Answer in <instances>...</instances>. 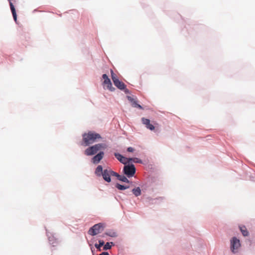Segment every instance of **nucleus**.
<instances>
[{"label":"nucleus","instance_id":"f257e3e1","mask_svg":"<svg viewBox=\"0 0 255 255\" xmlns=\"http://www.w3.org/2000/svg\"><path fill=\"white\" fill-rule=\"evenodd\" d=\"M83 143L82 144L85 146H86L94 142L96 139L100 138L101 136L98 133H94L90 131L88 133L84 134L83 135Z\"/></svg>","mask_w":255,"mask_h":255},{"label":"nucleus","instance_id":"f03ea898","mask_svg":"<svg viewBox=\"0 0 255 255\" xmlns=\"http://www.w3.org/2000/svg\"><path fill=\"white\" fill-rule=\"evenodd\" d=\"M106 148V145L103 143H98L87 148L85 151L86 155H92L97 153L101 149Z\"/></svg>","mask_w":255,"mask_h":255},{"label":"nucleus","instance_id":"7ed1b4c3","mask_svg":"<svg viewBox=\"0 0 255 255\" xmlns=\"http://www.w3.org/2000/svg\"><path fill=\"white\" fill-rule=\"evenodd\" d=\"M104 225L102 223L95 224L90 228L88 234L91 236H95L102 232L104 230Z\"/></svg>","mask_w":255,"mask_h":255},{"label":"nucleus","instance_id":"20e7f679","mask_svg":"<svg viewBox=\"0 0 255 255\" xmlns=\"http://www.w3.org/2000/svg\"><path fill=\"white\" fill-rule=\"evenodd\" d=\"M111 77L114 85L119 89L124 90L126 88L125 84L122 81H120L118 78L117 75L114 73L112 70H111Z\"/></svg>","mask_w":255,"mask_h":255},{"label":"nucleus","instance_id":"39448f33","mask_svg":"<svg viewBox=\"0 0 255 255\" xmlns=\"http://www.w3.org/2000/svg\"><path fill=\"white\" fill-rule=\"evenodd\" d=\"M231 250L233 253H236L238 251V249L241 247V243L239 239L237 237H233L231 241Z\"/></svg>","mask_w":255,"mask_h":255},{"label":"nucleus","instance_id":"423d86ee","mask_svg":"<svg viewBox=\"0 0 255 255\" xmlns=\"http://www.w3.org/2000/svg\"><path fill=\"white\" fill-rule=\"evenodd\" d=\"M123 171L128 177H132L135 173V168L133 164H128L124 166Z\"/></svg>","mask_w":255,"mask_h":255},{"label":"nucleus","instance_id":"0eeeda50","mask_svg":"<svg viewBox=\"0 0 255 255\" xmlns=\"http://www.w3.org/2000/svg\"><path fill=\"white\" fill-rule=\"evenodd\" d=\"M116 172L110 169H106L104 170V172L102 174L103 179L107 182H110L111 181V176H115Z\"/></svg>","mask_w":255,"mask_h":255},{"label":"nucleus","instance_id":"6e6552de","mask_svg":"<svg viewBox=\"0 0 255 255\" xmlns=\"http://www.w3.org/2000/svg\"><path fill=\"white\" fill-rule=\"evenodd\" d=\"M9 2L10 10L11 11L13 19L15 22L17 21V15L13 3L16 2V0H8Z\"/></svg>","mask_w":255,"mask_h":255},{"label":"nucleus","instance_id":"1a4fd4ad","mask_svg":"<svg viewBox=\"0 0 255 255\" xmlns=\"http://www.w3.org/2000/svg\"><path fill=\"white\" fill-rule=\"evenodd\" d=\"M141 121L142 124L145 126L147 128L151 130L154 129L155 127L152 124H150V121L149 119L142 118L141 119Z\"/></svg>","mask_w":255,"mask_h":255},{"label":"nucleus","instance_id":"9d476101","mask_svg":"<svg viewBox=\"0 0 255 255\" xmlns=\"http://www.w3.org/2000/svg\"><path fill=\"white\" fill-rule=\"evenodd\" d=\"M115 157L117 158V159L120 161L121 163L126 164L128 162H129V158H126L120 153H115L114 154Z\"/></svg>","mask_w":255,"mask_h":255},{"label":"nucleus","instance_id":"9b49d317","mask_svg":"<svg viewBox=\"0 0 255 255\" xmlns=\"http://www.w3.org/2000/svg\"><path fill=\"white\" fill-rule=\"evenodd\" d=\"M104 155V152L100 151L98 154H97L93 157V163L94 164L98 163L101 161V160L103 158Z\"/></svg>","mask_w":255,"mask_h":255},{"label":"nucleus","instance_id":"f8f14e48","mask_svg":"<svg viewBox=\"0 0 255 255\" xmlns=\"http://www.w3.org/2000/svg\"><path fill=\"white\" fill-rule=\"evenodd\" d=\"M104 172V170H103V167L101 165H98L95 170V174L98 176H101L102 175Z\"/></svg>","mask_w":255,"mask_h":255},{"label":"nucleus","instance_id":"ddd939ff","mask_svg":"<svg viewBox=\"0 0 255 255\" xmlns=\"http://www.w3.org/2000/svg\"><path fill=\"white\" fill-rule=\"evenodd\" d=\"M115 176L117 177L119 180L122 181L123 182L126 183H128L129 182L126 176L124 175H120L117 172Z\"/></svg>","mask_w":255,"mask_h":255},{"label":"nucleus","instance_id":"4468645a","mask_svg":"<svg viewBox=\"0 0 255 255\" xmlns=\"http://www.w3.org/2000/svg\"><path fill=\"white\" fill-rule=\"evenodd\" d=\"M239 228L244 237H246L249 235L248 231H247L246 227L245 226H239Z\"/></svg>","mask_w":255,"mask_h":255},{"label":"nucleus","instance_id":"2eb2a0df","mask_svg":"<svg viewBox=\"0 0 255 255\" xmlns=\"http://www.w3.org/2000/svg\"><path fill=\"white\" fill-rule=\"evenodd\" d=\"M132 192L135 196L137 197L141 194V190L139 187H137L132 189Z\"/></svg>","mask_w":255,"mask_h":255},{"label":"nucleus","instance_id":"dca6fc26","mask_svg":"<svg viewBox=\"0 0 255 255\" xmlns=\"http://www.w3.org/2000/svg\"><path fill=\"white\" fill-rule=\"evenodd\" d=\"M48 240H49V243L51 245H52L53 246H55L57 243V239L56 238H55L54 237H49Z\"/></svg>","mask_w":255,"mask_h":255},{"label":"nucleus","instance_id":"f3484780","mask_svg":"<svg viewBox=\"0 0 255 255\" xmlns=\"http://www.w3.org/2000/svg\"><path fill=\"white\" fill-rule=\"evenodd\" d=\"M99 244L98 245L97 244H96L95 245V247L98 249L99 250V251H100V248L103 246L104 245V242L103 241V240H99Z\"/></svg>","mask_w":255,"mask_h":255},{"label":"nucleus","instance_id":"a211bd4d","mask_svg":"<svg viewBox=\"0 0 255 255\" xmlns=\"http://www.w3.org/2000/svg\"><path fill=\"white\" fill-rule=\"evenodd\" d=\"M116 187L119 190H125L129 188V186H125L120 184H117Z\"/></svg>","mask_w":255,"mask_h":255},{"label":"nucleus","instance_id":"6ab92c4d","mask_svg":"<svg viewBox=\"0 0 255 255\" xmlns=\"http://www.w3.org/2000/svg\"><path fill=\"white\" fill-rule=\"evenodd\" d=\"M131 105L132 107L138 108L139 109H142V107L139 104L137 103L136 101L133 102V103L131 104Z\"/></svg>","mask_w":255,"mask_h":255},{"label":"nucleus","instance_id":"aec40b11","mask_svg":"<svg viewBox=\"0 0 255 255\" xmlns=\"http://www.w3.org/2000/svg\"><path fill=\"white\" fill-rule=\"evenodd\" d=\"M110 244H113V242L111 243H107L104 247V250H107L109 249H110L111 248V246L110 245Z\"/></svg>","mask_w":255,"mask_h":255},{"label":"nucleus","instance_id":"412c9836","mask_svg":"<svg viewBox=\"0 0 255 255\" xmlns=\"http://www.w3.org/2000/svg\"><path fill=\"white\" fill-rule=\"evenodd\" d=\"M106 235L112 237H116L117 236V233L115 232H110L107 233Z\"/></svg>","mask_w":255,"mask_h":255},{"label":"nucleus","instance_id":"4be33fe9","mask_svg":"<svg viewBox=\"0 0 255 255\" xmlns=\"http://www.w3.org/2000/svg\"><path fill=\"white\" fill-rule=\"evenodd\" d=\"M107 88L108 89H109L111 91H114L115 90V88L112 86V83L110 84H109L108 85H106Z\"/></svg>","mask_w":255,"mask_h":255},{"label":"nucleus","instance_id":"5701e85b","mask_svg":"<svg viewBox=\"0 0 255 255\" xmlns=\"http://www.w3.org/2000/svg\"><path fill=\"white\" fill-rule=\"evenodd\" d=\"M133 161L134 162H138V163H141V160L137 158H129V162Z\"/></svg>","mask_w":255,"mask_h":255},{"label":"nucleus","instance_id":"b1692460","mask_svg":"<svg viewBox=\"0 0 255 255\" xmlns=\"http://www.w3.org/2000/svg\"><path fill=\"white\" fill-rule=\"evenodd\" d=\"M111 83V80L110 79H109L108 80H104V82H103V84L105 85H108L109 84H110Z\"/></svg>","mask_w":255,"mask_h":255},{"label":"nucleus","instance_id":"393cba45","mask_svg":"<svg viewBox=\"0 0 255 255\" xmlns=\"http://www.w3.org/2000/svg\"><path fill=\"white\" fill-rule=\"evenodd\" d=\"M127 98L131 102V104L135 101L134 99L130 96H128Z\"/></svg>","mask_w":255,"mask_h":255},{"label":"nucleus","instance_id":"a878e982","mask_svg":"<svg viewBox=\"0 0 255 255\" xmlns=\"http://www.w3.org/2000/svg\"><path fill=\"white\" fill-rule=\"evenodd\" d=\"M128 152H132L134 151V149L131 147H129L127 149Z\"/></svg>","mask_w":255,"mask_h":255},{"label":"nucleus","instance_id":"bb28decb","mask_svg":"<svg viewBox=\"0 0 255 255\" xmlns=\"http://www.w3.org/2000/svg\"><path fill=\"white\" fill-rule=\"evenodd\" d=\"M102 77H103V78L104 79V80H108V79H109L108 78V76L107 75V74H103V76H102Z\"/></svg>","mask_w":255,"mask_h":255},{"label":"nucleus","instance_id":"cd10ccee","mask_svg":"<svg viewBox=\"0 0 255 255\" xmlns=\"http://www.w3.org/2000/svg\"><path fill=\"white\" fill-rule=\"evenodd\" d=\"M100 255H109V254L107 252H103Z\"/></svg>","mask_w":255,"mask_h":255}]
</instances>
